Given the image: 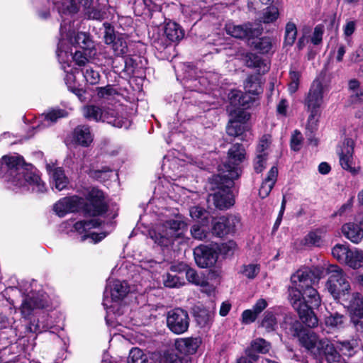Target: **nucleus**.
<instances>
[{
	"mask_svg": "<svg viewBox=\"0 0 363 363\" xmlns=\"http://www.w3.org/2000/svg\"><path fill=\"white\" fill-rule=\"evenodd\" d=\"M313 277L308 268L299 269L291 275V286L289 289L294 308L298 312L300 319L309 328L318 325V320L313 309L318 308L321 303L317 290L312 287Z\"/></svg>",
	"mask_w": 363,
	"mask_h": 363,
	"instance_id": "nucleus-1",
	"label": "nucleus"
},
{
	"mask_svg": "<svg viewBox=\"0 0 363 363\" xmlns=\"http://www.w3.org/2000/svg\"><path fill=\"white\" fill-rule=\"evenodd\" d=\"M0 179L13 191L43 193L46 186L35 169L18 154L6 155L0 159Z\"/></svg>",
	"mask_w": 363,
	"mask_h": 363,
	"instance_id": "nucleus-2",
	"label": "nucleus"
},
{
	"mask_svg": "<svg viewBox=\"0 0 363 363\" xmlns=\"http://www.w3.org/2000/svg\"><path fill=\"white\" fill-rule=\"evenodd\" d=\"M279 323L290 338L298 340H324L323 337L316 335V332L303 327V325L290 314H285L279 307L267 309L262 315L259 327L266 333L275 332Z\"/></svg>",
	"mask_w": 363,
	"mask_h": 363,
	"instance_id": "nucleus-3",
	"label": "nucleus"
},
{
	"mask_svg": "<svg viewBox=\"0 0 363 363\" xmlns=\"http://www.w3.org/2000/svg\"><path fill=\"white\" fill-rule=\"evenodd\" d=\"M20 287L23 296L20 306L21 313L25 319L30 320L28 328L30 332L41 333L43 332L44 325L41 326L38 318L37 323H35V318L33 320L31 319L37 315L40 310L52 307L49 296L43 291H37L35 281L26 282Z\"/></svg>",
	"mask_w": 363,
	"mask_h": 363,
	"instance_id": "nucleus-4",
	"label": "nucleus"
},
{
	"mask_svg": "<svg viewBox=\"0 0 363 363\" xmlns=\"http://www.w3.org/2000/svg\"><path fill=\"white\" fill-rule=\"evenodd\" d=\"M130 291V287L125 281L118 279L109 280L104 291L103 305L106 309V320L108 325L115 323L121 325L125 306L121 301Z\"/></svg>",
	"mask_w": 363,
	"mask_h": 363,
	"instance_id": "nucleus-5",
	"label": "nucleus"
},
{
	"mask_svg": "<svg viewBox=\"0 0 363 363\" xmlns=\"http://www.w3.org/2000/svg\"><path fill=\"white\" fill-rule=\"evenodd\" d=\"M123 107L121 104L104 108L96 105H86L82 108V115L88 121L106 122L113 127L128 129L131 121L123 116Z\"/></svg>",
	"mask_w": 363,
	"mask_h": 363,
	"instance_id": "nucleus-6",
	"label": "nucleus"
},
{
	"mask_svg": "<svg viewBox=\"0 0 363 363\" xmlns=\"http://www.w3.org/2000/svg\"><path fill=\"white\" fill-rule=\"evenodd\" d=\"M186 231L187 223L180 216H177L174 218L160 223L149 233L155 243L167 247L177 238H182Z\"/></svg>",
	"mask_w": 363,
	"mask_h": 363,
	"instance_id": "nucleus-7",
	"label": "nucleus"
},
{
	"mask_svg": "<svg viewBox=\"0 0 363 363\" xmlns=\"http://www.w3.org/2000/svg\"><path fill=\"white\" fill-rule=\"evenodd\" d=\"M52 1L61 18L64 16L72 18L81 8L89 18L102 20L106 15L94 0H52Z\"/></svg>",
	"mask_w": 363,
	"mask_h": 363,
	"instance_id": "nucleus-8",
	"label": "nucleus"
},
{
	"mask_svg": "<svg viewBox=\"0 0 363 363\" xmlns=\"http://www.w3.org/2000/svg\"><path fill=\"white\" fill-rule=\"evenodd\" d=\"M230 103L235 109V116L232 113L231 118L226 127L227 133L233 137H238L245 132L246 125L242 122L248 118V116L242 111L240 107H245V105L252 100L250 96L244 95L240 91L234 90L229 94Z\"/></svg>",
	"mask_w": 363,
	"mask_h": 363,
	"instance_id": "nucleus-9",
	"label": "nucleus"
},
{
	"mask_svg": "<svg viewBox=\"0 0 363 363\" xmlns=\"http://www.w3.org/2000/svg\"><path fill=\"white\" fill-rule=\"evenodd\" d=\"M326 91V86L322 83L320 79H315L313 82L305 99L304 104L307 108V111L310 112L308 122L311 126L316 125L319 115V108L323 103V95Z\"/></svg>",
	"mask_w": 363,
	"mask_h": 363,
	"instance_id": "nucleus-10",
	"label": "nucleus"
},
{
	"mask_svg": "<svg viewBox=\"0 0 363 363\" xmlns=\"http://www.w3.org/2000/svg\"><path fill=\"white\" fill-rule=\"evenodd\" d=\"M62 23L60 26V36L61 38L58 45L63 41L64 50H72V47L78 45L80 49H85L89 48L91 41L89 36L86 33H75L74 29L71 28V18L70 16H64ZM59 45H57V48Z\"/></svg>",
	"mask_w": 363,
	"mask_h": 363,
	"instance_id": "nucleus-11",
	"label": "nucleus"
},
{
	"mask_svg": "<svg viewBox=\"0 0 363 363\" xmlns=\"http://www.w3.org/2000/svg\"><path fill=\"white\" fill-rule=\"evenodd\" d=\"M330 274L326 288L335 299H343L349 294L350 284L347 280L343 270L337 265H331L328 269Z\"/></svg>",
	"mask_w": 363,
	"mask_h": 363,
	"instance_id": "nucleus-12",
	"label": "nucleus"
},
{
	"mask_svg": "<svg viewBox=\"0 0 363 363\" xmlns=\"http://www.w3.org/2000/svg\"><path fill=\"white\" fill-rule=\"evenodd\" d=\"M245 159V150L240 144L233 145L228 152V158L224 163L223 169V177L231 181L239 177L240 174V164Z\"/></svg>",
	"mask_w": 363,
	"mask_h": 363,
	"instance_id": "nucleus-13",
	"label": "nucleus"
},
{
	"mask_svg": "<svg viewBox=\"0 0 363 363\" xmlns=\"http://www.w3.org/2000/svg\"><path fill=\"white\" fill-rule=\"evenodd\" d=\"M167 325L174 334H183L189 326L188 313L179 308L169 311L167 315Z\"/></svg>",
	"mask_w": 363,
	"mask_h": 363,
	"instance_id": "nucleus-14",
	"label": "nucleus"
},
{
	"mask_svg": "<svg viewBox=\"0 0 363 363\" xmlns=\"http://www.w3.org/2000/svg\"><path fill=\"white\" fill-rule=\"evenodd\" d=\"M342 301L348 308L357 330H360L361 333H363V320H355V318L363 319V296L359 293L349 294Z\"/></svg>",
	"mask_w": 363,
	"mask_h": 363,
	"instance_id": "nucleus-15",
	"label": "nucleus"
},
{
	"mask_svg": "<svg viewBox=\"0 0 363 363\" xmlns=\"http://www.w3.org/2000/svg\"><path fill=\"white\" fill-rule=\"evenodd\" d=\"M100 219L98 218H94L89 220H82L77 222L74 225V230L79 234L84 233L82 236L81 240L84 241L87 239L90 240V242L97 243L104 239L108 234V233L102 232L100 233H89V230L91 228H96L101 225Z\"/></svg>",
	"mask_w": 363,
	"mask_h": 363,
	"instance_id": "nucleus-16",
	"label": "nucleus"
},
{
	"mask_svg": "<svg viewBox=\"0 0 363 363\" xmlns=\"http://www.w3.org/2000/svg\"><path fill=\"white\" fill-rule=\"evenodd\" d=\"M228 35L239 39H246L250 41L262 33V29L259 27L253 28L251 23L244 25H235L233 22H228L225 26Z\"/></svg>",
	"mask_w": 363,
	"mask_h": 363,
	"instance_id": "nucleus-17",
	"label": "nucleus"
},
{
	"mask_svg": "<svg viewBox=\"0 0 363 363\" xmlns=\"http://www.w3.org/2000/svg\"><path fill=\"white\" fill-rule=\"evenodd\" d=\"M87 199L88 203L85 206V211L89 215L96 216L106 211L104 196L101 190L92 188L88 193Z\"/></svg>",
	"mask_w": 363,
	"mask_h": 363,
	"instance_id": "nucleus-18",
	"label": "nucleus"
},
{
	"mask_svg": "<svg viewBox=\"0 0 363 363\" xmlns=\"http://www.w3.org/2000/svg\"><path fill=\"white\" fill-rule=\"evenodd\" d=\"M353 140L346 138L338 151L340 164L344 169L349 171L352 174H357L359 172V167H353Z\"/></svg>",
	"mask_w": 363,
	"mask_h": 363,
	"instance_id": "nucleus-19",
	"label": "nucleus"
},
{
	"mask_svg": "<svg viewBox=\"0 0 363 363\" xmlns=\"http://www.w3.org/2000/svg\"><path fill=\"white\" fill-rule=\"evenodd\" d=\"M64 44L63 41L59 45V47L57 50V56L59 60V62L61 64L62 68L64 69L65 72H66V75L65 77V80L66 84L68 88L71 90L74 86H72L73 83L75 81L74 73L77 71V68L72 67V65L69 64V55H68V51L64 50Z\"/></svg>",
	"mask_w": 363,
	"mask_h": 363,
	"instance_id": "nucleus-20",
	"label": "nucleus"
},
{
	"mask_svg": "<svg viewBox=\"0 0 363 363\" xmlns=\"http://www.w3.org/2000/svg\"><path fill=\"white\" fill-rule=\"evenodd\" d=\"M84 204V199L77 196L65 197L55 203L53 210L60 217L77 211Z\"/></svg>",
	"mask_w": 363,
	"mask_h": 363,
	"instance_id": "nucleus-21",
	"label": "nucleus"
},
{
	"mask_svg": "<svg viewBox=\"0 0 363 363\" xmlns=\"http://www.w3.org/2000/svg\"><path fill=\"white\" fill-rule=\"evenodd\" d=\"M239 223L240 218L235 216L220 217L213 222V233L218 237H223L233 233Z\"/></svg>",
	"mask_w": 363,
	"mask_h": 363,
	"instance_id": "nucleus-22",
	"label": "nucleus"
},
{
	"mask_svg": "<svg viewBox=\"0 0 363 363\" xmlns=\"http://www.w3.org/2000/svg\"><path fill=\"white\" fill-rule=\"evenodd\" d=\"M268 342H252L250 347L245 350V355L240 357L237 363H255L258 359V354H266L270 350Z\"/></svg>",
	"mask_w": 363,
	"mask_h": 363,
	"instance_id": "nucleus-23",
	"label": "nucleus"
},
{
	"mask_svg": "<svg viewBox=\"0 0 363 363\" xmlns=\"http://www.w3.org/2000/svg\"><path fill=\"white\" fill-rule=\"evenodd\" d=\"M194 255L197 265L201 268L211 267L217 260L216 252L206 245H200L196 247L194 250Z\"/></svg>",
	"mask_w": 363,
	"mask_h": 363,
	"instance_id": "nucleus-24",
	"label": "nucleus"
},
{
	"mask_svg": "<svg viewBox=\"0 0 363 363\" xmlns=\"http://www.w3.org/2000/svg\"><path fill=\"white\" fill-rule=\"evenodd\" d=\"M303 346L313 348H318V354L320 356H325L328 362H337L340 359V354L335 349L333 345L326 344V342H302Z\"/></svg>",
	"mask_w": 363,
	"mask_h": 363,
	"instance_id": "nucleus-25",
	"label": "nucleus"
},
{
	"mask_svg": "<svg viewBox=\"0 0 363 363\" xmlns=\"http://www.w3.org/2000/svg\"><path fill=\"white\" fill-rule=\"evenodd\" d=\"M267 306L268 303L265 299H258L251 309H246L242 313L241 323L244 325H249L254 323Z\"/></svg>",
	"mask_w": 363,
	"mask_h": 363,
	"instance_id": "nucleus-26",
	"label": "nucleus"
},
{
	"mask_svg": "<svg viewBox=\"0 0 363 363\" xmlns=\"http://www.w3.org/2000/svg\"><path fill=\"white\" fill-rule=\"evenodd\" d=\"M93 140L90 127L86 125H77L72 132V141L76 145L86 147L92 143Z\"/></svg>",
	"mask_w": 363,
	"mask_h": 363,
	"instance_id": "nucleus-27",
	"label": "nucleus"
},
{
	"mask_svg": "<svg viewBox=\"0 0 363 363\" xmlns=\"http://www.w3.org/2000/svg\"><path fill=\"white\" fill-rule=\"evenodd\" d=\"M210 196L212 197L216 208L221 210L228 208L234 204L233 195L228 187L219 189Z\"/></svg>",
	"mask_w": 363,
	"mask_h": 363,
	"instance_id": "nucleus-28",
	"label": "nucleus"
},
{
	"mask_svg": "<svg viewBox=\"0 0 363 363\" xmlns=\"http://www.w3.org/2000/svg\"><path fill=\"white\" fill-rule=\"evenodd\" d=\"M46 169L50 174L52 184L57 191L65 189L68 184V179L65 175L64 170L61 167H57L54 164H48Z\"/></svg>",
	"mask_w": 363,
	"mask_h": 363,
	"instance_id": "nucleus-29",
	"label": "nucleus"
},
{
	"mask_svg": "<svg viewBox=\"0 0 363 363\" xmlns=\"http://www.w3.org/2000/svg\"><path fill=\"white\" fill-rule=\"evenodd\" d=\"M344 236L354 244L359 243L363 239V228L360 223L349 222L342 226Z\"/></svg>",
	"mask_w": 363,
	"mask_h": 363,
	"instance_id": "nucleus-30",
	"label": "nucleus"
},
{
	"mask_svg": "<svg viewBox=\"0 0 363 363\" xmlns=\"http://www.w3.org/2000/svg\"><path fill=\"white\" fill-rule=\"evenodd\" d=\"M68 55H69V64L72 66V63H74V65L82 68L89 65V58L94 53L91 49L85 48L76 50L74 55L72 50H68Z\"/></svg>",
	"mask_w": 363,
	"mask_h": 363,
	"instance_id": "nucleus-31",
	"label": "nucleus"
},
{
	"mask_svg": "<svg viewBox=\"0 0 363 363\" xmlns=\"http://www.w3.org/2000/svg\"><path fill=\"white\" fill-rule=\"evenodd\" d=\"M278 176L277 167L273 166L269 171L267 177L262 182L259 189V195L261 198H266L274 187Z\"/></svg>",
	"mask_w": 363,
	"mask_h": 363,
	"instance_id": "nucleus-32",
	"label": "nucleus"
},
{
	"mask_svg": "<svg viewBox=\"0 0 363 363\" xmlns=\"http://www.w3.org/2000/svg\"><path fill=\"white\" fill-rule=\"evenodd\" d=\"M245 61L248 67L256 69L259 74H264L269 69L267 62L257 55L248 53L245 56Z\"/></svg>",
	"mask_w": 363,
	"mask_h": 363,
	"instance_id": "nucleus-33",
	"label": "nucleus"
},
{
	"mask_svg": "<svg viewBox=\"0 0 363 363\" xmlns=\"http://www.w3.org/2000/svg\"><path fill=\"white\" fill-rule=\"evenodd\" d=\"M68 113L65 109L54 108L50 110L47 113L43 114L39 119L43 127H48L55 123L59 118L67 117Z\"/></svg>",
	"mask_w": 363,
	"mask_h": 363,
	"instance_id": "nucleus-34",
	"label": "nucleus"
},
{
	"mask_svg": "<svg viewBox=\"0 0 363 363\" xmlns=\"http://www.w3.org/2000/svg\"><path fill=\"white\" fill-rule=\"evenodd\" d=\"M346 321L347 318L339 313H330L325 319V330H327V333H330L331 330L340 329Z\"/></svg>",
	"mask_w": 363,
	"mask_h": 363,
	"instance_id": "nucleus-35",
	"label": "nucleus"
},
{
	"mask_svg": "<svg viewBox=\"0 0 363 363\" xmlns=\"http://www.w3.org/2000/svg\"><path fill=\"white\" fill-rule=\"evenodd\" d=\"M325 231L323 229H315L309 232L301 240L305 247H320L323 244Z\"/></svg>",
	"mask_w": 363,
	"mask_h": 363,
	"instance_id": "nucleus-36",
	"label": "nucleus"
},
{
	"mask_svg": "<svg viewBox=\"0 0 363 363\" xmlns=\"http://www.w3.org/2000/svg\"><path fill=\"white\" fill-rule=\"evenodd\" d=\"M164 33L171 42L179 41L184 37V31L175 22H168L165 25Z\"/></svg>",
	"mask_w": 363,
	"mask_h": 363,
	"instance_id": "nucleus-37",
	"label": "nucleus"
},
{
	"mask_svg": "<svg viewBox=\"0 0 363 363\" xmlns=\"http://www.w3.org/2000/svg\"><path fill=\"white\" fill-rule=\"evenodd\" d=\"M353 269H359L363 267V252L357 248L350 250L348 253V258L345 262Z\"/></svg>",
	"mask_w": 363,
	"mask_h": 363,
	"instance_id": "nucleus-38",
	"label": "nucleus"
},
{
	"mask_svg": "<svg viewBox=\"0 0 363 363\" xmlns=\"http://www.w3.org/2000/svg\"><path fill=\"white\" fill-rule=\"evenodd\" d=\"M246 92L252 95H258L262 92L261 86V79L258 75H251L248 77L244 84Z\"/></svg>",
	"mask_w": 363,
	"mask_h": 363,
	"instance_id": "nucleus-39",
	"label": "nucleus"
},
{
	"mask_svg": "<svg viewBox=\"0 0 363 363\" xmlns=\"http://www.w3.org/2000/svg\"><path fill=\"white\" fill-rule=\"evenodd\" d=\"M86 82L91 85L96 84L100 81V74L98 70L95 69L91 65H88L84 67L80 68Z\"/></svg>",
	"mask_w": 363,
	"mask_h": 363,
	"instance_id": "nucleus-40",
	"label": "nucleus"
},
{
	"mask_svg": "<svg viewBox=\"0 0 363 363\" xmlns=\"http://www.w3.org/2000/svg\"><path fill=\"white\" fill-rule=\"evenodd\" d=\"M350 250L347 245L337 244L332 249V255L340 263L345 264Z\"/></svg>",
	"mask_w": 363,
	"mask_h": 363,
	"instance_id": "nucleus-41",
	"label": "nucleus"
},
{
	"mask_svg": "<svg viewBox=\"0 0 363 363\" xmlns=\"http://www.w3.org/2000/svg\"><path fill=\"white\" fill-rule=\"evenodd\" d=\"M272 137L269 135H264L259 140L255 153L269 156L271 151Z\"/></svg>",
	"mask_w": 363,
	"mask_h": 363,
	"instance_id": "nucleus-42",
	"label": "nucleus"
},
{
	"mask_svg": "<svg viewBox=\"0 0 363 363\" xmlns=\"http://www.w3.org/2000/svg\"><path fill=\"white\" fill-rule=\"evenodd\" d=\"M176 347L181 354H193L199 347V342H176Z\"/></svg>",
	"mask_w": 363,
	"mask_h": 363,
	"instance_id": "nucleus-43",
	"label": "nucleus"
},
{
	"mask_svg": "<svg viewBox=\"0 0 363 363\" xmlns=\"http://www.w3.org/2000/svg\"><path fill=\"white\" fill-rule=\"evenodd\" d=\"M213 315V313L212 311L203 308L196 313L195 318L196 321L201 327H205L211 323Z\"/></svg>",
	"mask_w": 363,
	"mask_h": 363,
	"instance_id": "nucleus-44",
	"label": "nucleus"
},
{
	"mask_svg": "<svg viewBox=\"0 0 363 363\" xmlns=\"http://www.w3.org/2000/svg\"><path fill=\"white\" fill-rule=\"evenodd\" d=\"M189 213L192 219L198 220L199 222L206 221L209 223L210 215L209 213L199 206H193L189 210Z\"/></svg>",
	"mask_w": 363,
	"mask_h": 363,
	"instance_id": "nucleus-45",
	"label": "nucleus"
},
{
	"mask_svg": "<svg viewBox=\"0 0 363 363\" xmlns=\"http://www.w3.org/2000/svg\"><path fill=\"white\" fill-rule=\"evenodd\" d=\"M208 223L203 221L201 223V225L195 224L192 226L191 229V234L192 237L197 240H203L206 238L208 234V228H207V225Z\"/></svg>",
	"mask_w": 363,
	"mask_h": 363,
	"instance_id": "nucleus-46",
	"label": "nucleus"
},
{
	"mask_svg": "<svg viewBox=\"0 0 363 363\" xmlns=\"http://www.w3.org/2000/svg\"><path fill=\"white\" fill-rule=\"evenodd\" d=\"M252 45L262 53H267L272 49V42L269 38L252 39Z\"/></svg>",
	"mask_w": 363,
	"mask_h": 363,
	"instance_id": "nucleus-47",
	"label": "nucleus"
},
{
	"mask_svg": "<svg viewBox=\"0 0 363 363\" xmlns=\"http://www.w3.org/2000/svg\"><path fill=\"white\" fill-rule=\"evenodd\" d=\"M97 94L99 97L106 100L114 99L119 96L118 91L111 85L97 88Z\"/></svg>",
	"mask_w": 363,
	"mask_h": 363,
	"instance_id": "nucleus-48",
	"label": "nucleus"
},
{
	"mask_svg": "<svg viewBox=\"0 0 363 363\" xmlns=\"http://www.w3.org/2000/svg\"><path fill=\"white\" fill-rule=\"evenodd\" d=\"M297 35V28L295 23L289 22L286 25L285 28V44L288 45H292Z\"/></svg>",
	"mask_w": 363,
	"mask_h": 363,
	"instance_id": "nucleus-49",
	"label": "nucleus"
},
{
	"mask_svg": "<svg viewBox=\"0 0 363 363\" xmlns=\"http://www.w3.org/2000/svg\"><path fill=\"white\" fill-rule=\"evenodd\" d=\"M128 363H148V361L143 351L135 347L130 351Z\"/></svg>",
	"mask_w": 363,
	"mask_h": 363,
	"instance_id": "nucleus-50",
	"label": "nucleus"
},
{
	"mask_svg": "<svg viewBox=\"0 0 363 363\" xmlns=\"http://www.w3.org/2000/svg\"><path fill=\"white\" fill-rule=\"evenodd\" d=\"M279 16L278 9L275 6H269L263 10L261 21L264 23H272L277 19Z\"/></svg>",
	"mask_w": 363,
	"mask_h": 363,
	"instance_id": "nucleus-51",
	"label": "nucleus"
},
{
	"mask_svg": "<svg viewBox=\"0 0 363 363\" xmlns=\"http://www.w3.org/2000/svg\"><path fill=\"white\" fill-rule=\"evenodd\" d=\"M301 73L298 71L291 69L289 72L290 82L289 84V91L290 94L295 93L299 86Z\"/></svg>",
	"mask_w": 363,
	"mask_h": 363,
	"instance_id": "nucleus-52",
	"label": "nucleus"
},
{
	"mask_svg": "<svg viewBox=\"0 0 363 363\" xmlns=\"http://www.w3.org/2000/svg\"><path fill=\"white\" fill-rule=\"evenodd\" d=\"M160 363H189L186 358L179 357L172 352H165L160 358Z\"/></svg>",
	"mask_w": 363,
	"mask_h": 363,
	"instance_id": "nucleus-53",
	"label": "nucleus"
},
{
	"mask_svg": "<svg viewBox=\"0 0 363 363\" xmlns=\"http://www.w3.org/2000/svg\"><path fill=\"white\" fill-rule=\"evenodd\" d=\"M163 283L166 287L176 288L182 286L183 281L177 274L167 273L163 277Z\"/></svg>",
	"mask_w": 363,
	"mask_h": 363,
	"instance_id": "nucleus-54",
	"label": "nucleus"
},
{
	"mask_svg": "<svg viewBox=\"0 0 363 363\" xmlns=\"http://www.w3.org/2000/svg\"><path fill=\"white\" fill-rule=\"evenodd\" d=\"M113 50L117 56H121L128 52V45L126 41L122 37L116 38L113 43Z\"/></svg>",
	"mask_w": 363,
	"mask_h": 363,
	"instance_id": "nucleus-55",
	"label": "nucleus"
},
{
	"mask_svg": "<svg viewBox=\"0 0 363 363\" xmlns=\"http://www.w3.org/2000/svg\"><path fill=\"white\" fill-rule=\"evenodd\" d=\"M259 266L255 264L244 265L241 273L248 279H254L259 272Z\"/></svg>",
	"mask_w": 363,
	"mask_h": 363,
	"instance_id": "nucleus-56",
	"label": "nucleus"
},
{
	"mask_svg": "<svg viewBox=\"0 0 363 363\" xmlns=\"http://www.w3.org/2000/svg\"><path fill=\"white\" fill-rule=\"evenodd\" d=\"M267 160V156L255 153L253 166L257 173H260L265 169Z\"/></svg>",
	"mask_w": 363,
	"mask_h": 363,
	"instance_id": "nucleus-57",
	"label": "nucleus"
},
{
	"mask_svg": "<svg viewBox=\"0 0 363 363\" xmlns=\"http://www.w3.org/2000/svg\"><path fill=\"white\" fill-rule=\"evenodd\" d=\"M104 39L106 44H113L116 38L114 34L113 28L108 23H104Z\"/></svg>",
	"mask_w": 363,
	"mask_h": 363,
	"instance_id": "nucleus-58",
	"label": "nucleus"
},
{
	"mask_svg": "<svg viewBox=\"0 0 363 363\" xmlns=\"http://www.w3.org/2000/svg\"><path fill=\"white\" fill-rule=\"evenodd\" d=\"M356 30V23L355 21H350L346 23V24L343 26V33L345 36V40L350 43L351 41V35L354 33Z\"/></svg>",
	"mask_w": 363,
	"mask_h": 363,
	"instance_id": "nucleus-59",
	"label": "nucleus"
},
{
	"mask_svg": "<svg viewBox=\"0 0 363 363\" xmlns=\"http://www.w3.org/2000/svg\"><path fill=\"white\" fill-rule=\"evenodd\" d=\"M324 33V28L321 25H318L315 27L312 37L311 43L313 45H319L322 42L323 35Z\"/></svg>",
	"mask_w": 363,
	"mask_h": 363,
	"instance_id": "nucleus-60",
	"label": "nucleus"
},
{
	"mask_svg": "<svg viewBox=\"0 0 363 363\" xmlns=\"http://www.w3.org/2000/svg\"><path fill=\"white\" fill-rule=\"evenodd\" d=\"M186 277L189 282L196 285H201L203 281V280L201 279L196 272L193 269H188L186 270Z\"/></svg>",
	"mask_w": 363,
	"mask_h": 363,
	"instance_id": "nucleus-61",
	"label": "nucleus"
},
{
	"mask_svg": "<svg viewBox=\"0 0 363 363\" xmlns=\"http://www.w3.org/2000/svg\"><path fill=\"white\" fill-rule=\"evenodd\" d=\"M302 141V135L300 132L295 130L291 140V147L294 151L300 150Z\"/></svg>",
	"mask_w": 363,
	"mask_h": 363,
	"instance_id": "nucleus-62",
	"label": "nucleus"
},
{
	"mask_svg": "<svg viewBox=\"0 0 363 363\" xmlns=\"http://www.w3.org/2000/svg\"><path fill=\"white\" fill-rule=\"evenodd\" d=\"M350 60L353 62H357L363 60V50L362 48H360L356 52L352 53L350 55Z\"/></svg>",
	"mask_w": 363,
	"mask_h": 363,
	"instance_id": "nucleus-63",
	"label": "nucleus"
},
{
	"mask_svg": "<svg viewBox=\"0 0 363 363\" xmlns=\"http://www.w3.org/2000/svg\"><path fill=\"white\" fill-rule=\"evenodd\" d=\"M288 108V103L286 100L281 99L277 105V112L279 114L285 116Z\"/></svg>",
	"mask_w": 363,
	"mask_h": 363,
	"instance_id": "nucleus-64",
	"label": "nucleus"
}]
</instances>
